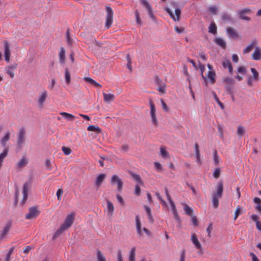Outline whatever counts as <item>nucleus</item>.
<instances>
[{"instance_id": "obj_1", "label": "nucleus", "mask_w": 261, "mask_h": 261, "mask_svg": "<svg viewBox=\"0 0 261 261\" xmlns=\"http://www.w3.org/2000/svg\"><path fill=\"white\" fill-rule=\"evenodd\" d=\"M106 20L105 23V27L108 29H109L113 21V11L112 9L109 6L106 7Z\"/></svg>"}, {"instance_id": "obj_2", "label": "nucleus", "mask_w": 261, "mask_h": 261, "mask_svg": "<svg viewBox=\"0 0 261 261\" xmlns=\"http://www.w3.org/2000/svg\"><path fill=\"white\" fill-rule=\"evenodd\" d=\"M252 13L251 10L249 8H245L238 12L239 18L243 20L250 21V17L247 16V14H250Z\"/></svg>"}, {"instance_id": "obj_3", "label": "nucleus", "mask_w": 261, "mask_h": 261, "mask_svg": "<svg viewBox=\"0 0 261 261\" xmlns=\"http://www.w3.org/2000/svg\"><path fill=\"white\" fill-rule=\"evenodd\" d=\"M40 214L36 207H31L29 208V213L25 215V219L27 220H31L35 219Z\"/></svg>"}, {"instance_id": "obj_4", "label": "nucleus", "mask_w": 261, "mask_h": 261, "mask_svg": "<svg viewBox=\"0 0 261 261\" xmlns=\"http://www.w3.org/2000/svg\"><path fill=\"white\" fill-rule=\"evenodd\" d=\"M111 182L112 185H116L117 190L121 192L123 188V182L121 179L117 175H113L111 179Z\"/></svg>"}, {"instance_id": "obj_5", "label": "nucleus", "mask_w": 261, "mask_h": 261, "mask_svg": "<svg viewBox=\"0 0 261 261\" xmlns=\"http://www.w3.org/2000/svg\"><path fill=\"white\" fill-rule=\"evenodd\" d=\"M149 105H150V113L152 122L154 125H157L158 122V120L156 118V114H155L156 109H155V105H154L152 99L149 100Z\"/></svg>"}, {"instance_id": "obj_6", "label": "nucleus", "mask_w": 261, "mask_h": 261, "mask_svg": "<svg viewBox=\"0 0 261 261\" xmlns=\"http://www.w3.org/2000/svg\"><path fill=\"white\" fill-rule=\"evenodd\" d=\"M191 241L195 246V248L197 249H198V251L197 252L198 254L199 255H202L203 253V251L202 250V246L198 240L197 237L195 233H193L191 236Z\"/></svg>"}, {"instance_id": "obj_7", "label": "nucleus", "mask_w": 261, "mask_h": 261, "mask_svg": "<svg viewBox=\"0 0 261 261\" xmlns=\"http://www.w3.org/2000/svg\"><path fill=\"white\" fill-rule=\"evenodd\" d=\"M4 46L5 59L7 63H9L10 62L11 53L9 43L8 41L5 40L4 41Z\"/></svg>"}, {"instance_id": "obj_8", "label": "nucleus", "mask_w": 261, "mask_h": 261, "mask_svg": "<svg viewBox=\"0 0 261 261\" xmlns=\"http://www.w3.org/2000/svg\"><path fill=\"white\" fill-rule=\"evenodd\" d=\"M165 10L174 21H179L181 13V11L179 8L175 9V15L173 14V12L169 8H166Z\"/></svg>"}, {"instance_id": "obj_9", "label": "nucleus", "mask_w": 261, "mask_h": 261, "mask_svg": "<svg viewBox=\"0 0 261 261\" xmlns=\"http://www.w3.org/2000/svg\"><path fill=\"white\" fill-rule=\"evenodd\" d=\"M74 219V215L72 213L68 215L64 221V223L62 225L63 227H64L66 229L69 228L72 223H73Z\"/></svg>"}, {"instance_id": "obj_10", "label": "nucleus", "mask_w": 261, "mask_h": 261, "mask_svg": "<svg viewBox=\"0 0 261 261\" xmlns=\"http://www.w3.org/2000/svg\"><path fill=\"white\" fill-rule=\"evenodd\" d=\"M12 223L11 221H9L6 225L3 227V229L2 230L0 234V239H3L6 237V236L7 235L8 232L11 229V228L12 227Z\"/></svg>"}, {"instance_id": "obj_11", "label": "nucleus", "mask_w": 261, "mask_h": 261, "mask_svg": "<svg viewBox=\"0 0 261 261\" xmlns=\"http://www.w3.org/2000/svg\"><path fill=\"white\" fill-rule=\"evenodd\" d=\"M17 64L14 63L11 65H8L5 67L6 73L11 77H14V71L16 69Z\"/></svg>"}, {"instance_id": "obj_12", "label": "nucleus", "mask_w": 261, "mask_h": 261, "mask_svg": "<svg viewBox=\"0 0 261 261\" xmlns=\"http://www.w3.org/2000/svg\"><path fill=\"white\" fill-rule=\"evenodd\" d=\"M251 58L254 61L261 60V48L259 46L255 47V49L251 55Z\"/></svg>"}, {"instance_id": "obj_13", "label": "nucleus", "mask_w": 261, "mask_h": 261, "mask_svg": "<svg viewBox=\"0 0 261 261\" xmlns=\"http://www.w3.org/2000/svg\"><path fill=\"white\" fill-rule=\"evenodd\" d=\"M47 97V92L46 90H44L40 93L38 99V103L40 108H41L43 107L44 103Z\"/></svg>"}, {"instance_id": "obj_14", "label": "nucleus", "mask_w": 261, "mask_h": 261, "mask_svg": "<svg viewBox=\"0 0 261 261\" xmlns=\"http://www.w3.org/2000/svg\"><path fill=\"white\" fill-rule=\"evenodd\" d=\"M25 131L24 128H21L20 129L18 135V138L17 140V142L18 145L20 146L21 144L24 142L25 140Z\"/></svg>"}, {"instance_id": "obj_15", "label": "nucleus", "mask_w": 261, "mask_h": 261, "mask_svg": "<svg viewBox=\"0 0 261 261\" xmlns=\"http://www.w3.org/2000/svg\"><path fill=\"white\" fill-rule=\"evenodd\" d=\"M141 3L146 8L149 16L151 18H153V14L152 11V8L149 3L146 0H141Z\"/></svg>"}, {"instance_id": "obj_16", "label": "nucleus", "mask_w": 261, "mask_h": 261, "mask_svg": "<svg viewBox=\"0 0 261 261\" xmlns=\"http://www.w3.org/2000/svg\"><path fill=\"white\" fill-rule=\"evenodd\" d=\"M165 194L167 196V198L171 205L172 211H173L176 210V208L175 204L174 202L173 201V200H172L171 197L170 196V194L169 193L168 190L167 188H165Z\"/></svg>"}, {"instance_id": "obj_17", "label": "nucleus", "mask_w": 261, "mask_h": 261, "mask_svg": "<svg viewBox=\"0 0 261 261\" xmlns=\"http://www.w3.org/2000/svg\"><path fill=\"white\" fill-rule=\"evenodd\" d=\"M226 33H227V35L229 37L236 38L239 37V35L237 33V32L236 31V30L231 27L228 28L226 29Z\"/></svg>"}, {"instance_id": "obj_18", "label": "nucleus", "mask_w": 261, "mask_h": 261, "mask_svg": "<svg viewBox=\"0 0 261 261\" xmlns=\"http://www.w3.org/2000/svg\"><path fill=\"white\" fill-rule=\"evenodd\" d=\"M256 41H252L249 44H248L247 46V47L243 49V54H246L250 53L253 49V48H255V47H256Z\"/></svg>"}, {"instance_id": "obj_19", "label": "nucleus", "mask_w": 261, "mask_h": 261, "mask_svg": "<svg viewBox=\"0 0 261 261\" xmlns=\"http://www.w3.org/2000/svg\"><path fill=\"white\" fill-rule=\"evenodd\" d=\"M207 77L212 84L216 82V73L215 71H208L207 74Z\"/></svg>"}, {"instance_id": "obj_20", "label": "nucleus", "mask_w": 261, "mask_h": 261, "mask_svg": "<svg viewBox=\"0 0 261 261\" xmlns=\"http://www.w3.org/2000/svg\"><path fill=\"white\" fill-rule=\"evenodd\" d=\"M223 191V185L222 181H219L218 183V189L216 193H215L213 196H217L220 198L222 196Z\"/></svg>"}, {"instance_id": "obj_21", "label": "nucleus", "mask_w": 261, "mask_h": 261, "mask_svg": "<svg viewBox=\"0 0 261 261\" xmlns=\"http://www.w3.org/2000/svg\"><path fill=\"white\" fill-rule=\"evenodd\" d=\"M107 207L108 210V215L111 216L114 211L113 204L109 200H107Z\"/></svg>"}, {"instance_id": "obj_22", "label": "nucleus", "mask_w": 261, "mask_h": 261, "mask_svg": "<svg viewBox=\"0 0 261 261\" xmlns=\"http://www.w3.org/2000/svg\"><path fill=\"white\" fill-rule=\"evenodd\" d=\"M222 65L224 68H228L230 73H231V74L232 73V72L233 70V68H232V64L229 60H227V59L224 60L223 61Z\"/></svg>"}, {"instance_id": "obj_23", "label": "nucleus", "mask_w": 261, "mask_h": 261, "mask_svg": "<svg viewBox=\"0 0 261 261\" xmlns=\"http://www.w3.org/2000/svg\"><path fill=\"white\" fill-rule=\"evenodd\" d=\"M10 133L9 132H7L5 136L1 139L0 142L1 145L5 147L6 145V142H8L10 140Z\"/></svg>"}, {"instance_id": "obj_24", "label": "nucleus", "mask_w": 261, "mask_h": 261, "mask_svg": "<svg viewBox=\"0 0 261 261\" xmlns=\"http://www.w3.org/2000/svg\"><path fill=\"white\" fill-rule=\"evenodd\" d=\"M84 80L85 82L87 83H90L94 86H95L96 87H98L99 88H101V85L98 83L97 82L91 79L89 77H85L84 78Z\"/></svg>"}, {"instance_id": "obj_25", "label": "nucleus", "mask_w": 261, "mask_h": 261, "mask_svg": "<svg viewBox=\"0 0 261 261\" xmlns=\"http://www.w3.org/2000/svg\"><path fill=\"white\" fill-rule=\"evenodd\" d=\"M22 194H23L22 202H23V203H24L28 198V187L27 183H25L23 185Z\"/></svg>"}, {"instance_id": "obj_26", "label": "nucleus", "mask_w": 261, "mask_h": 261, "mask_svg": "<svg viewBox=\"0 0 261 261\" xmlns=\"http://www.w3.org/2000/svg\"><path fill=\"white\" fill-rule=\"evenodd\" d=\"M215 42L223 48H225L226 46V42L222 38H216L215 40Z\"/></svg>"}, {"instance_id": "obj_27", "label": "nucleus", "mask_w": 261, "mask_h": 261, "mask_svg": "<svg viewBox=\"0 0 261 261\" xmlns=\"http://www.w3.org/2000/svg\"><path fill=\"white\" fill-rule=\"evenodd\" d=\"M182 205L184 206V211L186 214L189 216H192L193 212V209L186 203H182Z\"/></svg>"}, {"instance_id": "obj_28", "label": "nucleus", "mask_w": 261, "mask_h": 261, "mask_svg": "<svg viewBox=\"0 0 261 261\" xmlns=\"http://www.w3.org/2000/svg\"><path fill=\"white\" fill-rule=\"evenodd\" d=\"M136 228L138 234L142 235L141 224L138 216H136Z\"/></svg>"}, {"instance_id": "obj_29", "label": "nucleus", "mask_w": 261, "mask_h": 261, "mask_svg": "<svg viewBox=\"0 0 261 261\" xmlns=\"http://www.w3.org/2000/svg\"><path fill=\"white\" fill-rule=\"evenodd\" d=\"M104 100L107 102H110L113 101L115 98V95L111 93L107 94L103 93Z\"/></svg>"}, {"instance_id": "obj_30", "label": "nucleus", "mask_w": 261, "mask_h": 261, "mask_svg": "<svg viewBox=\"0 0 261 261\" xmlns=\"http://www.w3.org/2000/svg\"><path fill=\"white\" fill-rule=\"evenodd\" d=\"M60 114L69 121H72L75 118V116L74 115L66 112H61Z\"/></svg>"}, {"instance_id": "obj_31", "label": "nucleus", "mask_w": 261, "mask_h": 261, "mask_svg": "<svg viewBox=\"0 0 261 261\" xmlns=\"http://www.w3.org/2000/svg\"><path fill=\"white\" fill-rule=\"evenodd\" d=\"M9 149L8 148H6L4 151L0 153V168L2 166V163L4 159L7 156L8 153Z\"/></svg>"}, {"instance_id": "obj_32", "label": "nucleus", "mask_w": 261, "mask_h": 261, "mask_svg": "<svg viewBox=\"0 0 261 261\" xmlns=\"http://www.w3.org/2000/svg\"><path fill=\"white\" fill-rule=\"evenodd\" d=\"M106 175L105 174H100L97 177L96 180V185L99 187L105 178Z\"/></svg>"}, {"instance_id": "obj_33", "label": "nucleus", "mask_w": 261, "mask_h": 261, "mask_svg": "<svg viewBox=\"0 0 261 261\" xmlns=\"http://www.w3.org/2000/svg\"><path fill=\"white\" fill-rule=\"evenodd\" d=\"M66 230L64 227H63L62 225L60 226V227L56 231L53 237V239L55 240L56 238H57L60 235L62 234V233Z\"/></svg>"}, {"instance_id": "obj_34", "label": "nucleus", "mask_w": 261, "mask_h": 261, "mask_svg": "<svg viewBox=\"0 0 261 261\" xmlns=\"http://www.w3.org/2000/svg\"><path fill=\"white\" fill-rule=\"evenodd\" d=\"M195 156L197 159V162L199 164H200V151L199 149V146L197 143L195 144Z\"/></svg>"}, {"instance_id": "obj_35", "label": "nucleus", "mask_w": 261, "mask_h": 261, "mask_svg": "<svg viewBox=\"0 0 261 261\" xmlns=\"http://www.w3.org/2000/svg\"><path fill=\"white\" fill-rule=\"evenodd\" d=\"M59 59H60V62L62 63H64L65 59V50L63 47H62L60 49V51L59 52Z\"/></svg>"}, {"instance_id": "obj_36", "label": "nucleus", "mask_w": 261, "mask_h": 261, "mask_svg": "<svg viewBox=\"0 0 261 261\" xmlns=\"http://www.w3.org/2000/svg\"><path fill=\"white\" fill-rule=\"evenodd\" d=\"M217 28L216 24L214 22H212L209 28H208V32L213 34H216L217 33Z\"/></svg>"}, {"instance_id": "obj_37", "label": "nucleus", "mask_w": 261, "mask_h": 261, "mask_svg": "<svg viewBox=\"0 0 261 261\" xmlns=\"http://www.w3.org/2000/svg\"><path fill=\"white\" fill-rule=\"evenodd\" d=\"M245 133V130L244 127L242 125H239L237 128V134L239 138H241Z\"/></svg>"}, {"instance_id": "obj_38", "label": "nucleus", "mask_w": 261, "mask_h": 261, "mask_svg": "<svg viewBox=\"0 0 261 261\" xmlns=\"http://www.w3.org/2000/svg\"><path fill=\"white\" fill-rule=\"evenodd\" d=\"M136 248L133 247L129 252V261H135Z\"/></svg>"}, {"instance_id": "obj_39", "label": "nucleus", "mask_w": 261, "mask_h": 261, "mask_svg": "<svg viewBox=\"0 0 261 261\" xmlns=\"http://www.w3.org/2000/svg\"><path fill=\"white\" fill-rule=\"evenodd\" d=\"M27 164V161L24 157L22 158L19 162L17 164V167L18 168H22L25 166Z\"/></svg>"}, {"instance_id": "obj_40", "label": "nucleus", "mask_w": 261, "mask_h": 261, "mask_svg": "<svg viewBox=\"0 0 261 261\" xmlns=\"http://www.w3.org/2000/svg\"><path fill=\"white\" fill-rule=\"evenodd\" d=\"M144 208L145 210V211L147 214L148 219L150 221L152 222L153 221V217L151 213V210L150 207L148 206L145 205Z\"/></svg>"}, {"instance_id": "obj_41", "label": "nucleus", "mask_w": 261, "mask_h": 261, "mask_svg": "<svg viewBox=\"0 0 261 261\" xmlns=\"http://www.w3.org/2000/svg\"><path fill=\"white\" fill-rule=\"evenodd\" d=\"M65 77L66 83L69 84L70 83L71 77L70 72L67 68L65 69Z\"/></svg>"}, {"instance_id": "obj_42", "label": "nucleus", "mask_w": 261, "mask_h": 261, "mask_svg": "<svg viewBox=\"0 0 261 261\" xmlns=\"http://www.w3.org/2000/svg\"><path fill=\"white\" fill-rule=\"evenodd\" d=\"M160 154L164 158H168L169 157L168 152L166 151L164 147L160 148Z\"/></svg>"}, {"instance_id": "obj_43", "label": "nucleus", "mask_w": 261, "mask_h": 261, "mask_svg": "<svg viewBox=\"0 0 261 261\" xmlns=\"http://www.w3.org/2000/svg\"><path fill=\"white\" fill-rule=\"evenodd\" d=\"M87 130L88 131L91 132H95L97 133L100 132V129L98 126H96L95 125H90L87 127Z\"/></svg>"}, {"instance_id": "obj_44", "label": "nucleus", "mask_w": 261, "mask_h": 261, "mask_svg": "<svg viewBox=\"0 0 261 261\" xmlns=\"http://www.w3.org/2000/svg\"><path fill=\"white\" fill-rule=\"evenodd\" d=\"M251 71L253 74V79L255 81H258L259 73L254 68H251Z\"/></svg>"}, {"instance_id": "obj_45", "label": "nucleus", "mask_w": 261, "mask_h": 261, "mask_svg": "<svg viewBox=\"0 0 261 261\" xmlns=\"http://www.w3.org/2000/svg\"><path fill=\"white\" fill-rule=\"evenodd\" d=\"M97 261H106V258L99 250L97 251Z\"/></svg>"}, {"instance_id": "obj_46", "label": "nucleus", "mask_w": 261, "mask_h": 261, "mask_svg": "<svg viewBox=\"0 0 261 261\" xmlns=\"http://www.w3.org/2000/svg\"><path fill=\"white\" fill-rule=\"evenodd\" d=\"M132 177H133V178L136 181L138 182L141 185L143 184V182L140 175L135 174H132Z\"/></svg>"}, {"instance_id": "obj_47", "label": "nucleus", "mask_w": 261, "mask_h": 261, "mask_svg": "<svg viewBox=\"0 0 261 261\" xmlns=\"http://www.w3.org/2000/svg\"><path fill=\"white\" fill-rule=\"evenodd\" d=\"M219 197L213 195V204L214 207L217 208L219 205Z\"/></svg>"}, {"instance_id": "obj_48", "label": "nucleus", "mask_w": 261, "mask_h": 261, "mask_svg": "<svg viewBox=\"0 0 261 261\" xmlns=\"http://www.w3.org/2000/svg\"><path fill=\"white\" fill-rule=\"evenodd\" d=\"M222 19L225 21H229L231 20L230 16L227 13L223 14L222 15Z\"/></svg>"}, {"instance_id": "obj_49", "label": "nucleus", "mask_w": 261, "mask_h": 261, "mask_svg": "<svg viewBox=\"0 0 261 261\" xmlns=\"http://www.w3.org/2000/svg\"><path fill=\"white\" fill-rule=\"evenodd\" d=\"M62 150L63 151V152H64V153L65 154V155H69L71 153V149L69 148V147H62Z\"/></svg>"}, {"instance_id": "obj_50", "label": "nucleus", "mask_w": 261, "mask_h": 261, "mask_svg": "<svg viewBox=\"0 0 261 261\" xmlns=\"http://www.w3.org/2000/svg\"><path fill=\"white\" fill-rule=\"evenodd\" d=\"M221 170L220 168H216L213 173V176L215 178H218L220 175Z\"/></svg>"}, {"instance_id": "obj_51", "label": "nucleus", "mask_w": 261, "mask_h": 261, "mask_svg": "<svg viewBox=\"0 0 261 261\" xmlns=\"http://www.w3.org/2000/svg\"><path fill=\"white\" fill-rule=\"evenodd\" d=\"M214 161L216 165H218L219 163V158L216 150L214 151Z\"/></svg>"}, {"instance_id": "obj_52", "label": "nucleus", "mask_w": 261, "mask_h": 261, "mask_svg": "<svg viewBox=\"0 0 261 261\" xmlns=\"http://www.w3.org/2000/svg\"><path fill=\"white\" fill-rule=\"evenodd\" d=\"M210 11L214 14H216L218 10V8L215 6H211L208 8Z\"/></svg>"}, {"instance_id": "obj_53", "label": "nucleus", "mask_w": 261, "mask_h": 261, "mask_svg": "<svg viewBox=\"0 0 261 261\" xmlns=\"http://www.w3.org/2000/svg\"><path fill=\"white\" fill-rule=\"evenodd\" d=\"M161 105L162 106V108L163 110L165 112H168L169 109L167 105V104L165 103V102L163 100V99H161Z\"/></svg>"}, {"instance_id": "obj_54", "label": "nucleus", "mask_w": 261, "mask_h": 261, "mask_svg": "<svg viewBox=\"0 0 261 261\" xmlns=\"http://www.w3.org/2000/svg\"><path fill=\"white\" fill-rule=\"evenodd\" d=\"M172 212H173L174 218L175 219V220L176 221H177L178 222H180V219L179 216L178 215L177 210L173 211Z\"/></svg>"}, {"instance_id": "obj_55", "label": "nucleus", "mask_w": 261, "mask_h": 261, "mask_svg": "<svg viewBox=\"0 0 261 261\" xmlns=\"http://www.w3.org/2000/svg\"><path fill=\"white\" fill-rule=\"evenodd\" d=\"M241 208L240 206H238L235 211L234 220H236L240 214Z\"/></svg>"}, {"instance_id": "obj_56", "label": "nucleus", "mask_w": 261, "mask_h": 261, "mask_svg": "<svg viewBox=\"0 0 261 261\" xmlns=\"http://www.w3.org/2000/svg\"><path fill=\"white\" fill-rule=\"evenodd\" d=\"M63 193V191L62 189H59L58 190L56 195H57L58 200H60L61 199V197H62Z\"/></svg>"}, {"instance_id": "obj_57", "label": "nucleus", "mask_w": 261, "mask_h": 261, "mask_svg": "<svg viewBox=\"0 0 261 261\" xmlns=\"http://www.w3.org/2000/svg\"><path fill=\"white\" fill-rule=\"evenodd\" d=\"M199 68L201 70V76L202 77V79L206 81V77L204 76L203 74V72L204 70V66L203 65H202L201 63H199Z\"/></svg>"}, {"instance_id": "obj_58", "label": "nucleus", "mask_w": 261, "mask_h": 261, "mask_svg": "<svg viewBox=\"0 0 261 261\" xmlns=\"http://www.w3.org/2000/svg\"><path fill=\"white\" fill-rule=\"evenodd\" d=\"M212 230H213V224H212V223H210L206 229V231L207 232V236L208 237H211V231H212Z\"/></svg>"}, {"instance_id": "obj_59", "label": "nucleus", "mask_w": 261, "mask_h": 261, "mask_svg": "<svg viewBox=\"0 0 261 261\" xmlns=\"http://www.w3.org/2000/svg\"><path fill=\"white\" fill-rule=\"evenodd\" d=\"M56 84V81L55 79H51V83L49 84V85L48 86V89L50 90H52L54 89L55 85Z\"/></svg>"}, {"instance_id": "obj_60", "label": "nucleus", "mask_w": 261, "mask_h": 261, "mask_svg": "<svg viewBox=\"0 0 261 261\" xmlns=\"http://www.w3.org/2000/svg\"><path fill=\"white\" fill-rule=\"evenodd\" d=\"M126 58L127 60V66L128 68L129 69V70L131 71L132 70L131 60H130L129 55L128 54L127 55Z\"/></svg>"}, {"instance_id": "obj_61", "label": "nucleus", "mask_w": 261, "mask_h": 261, "mask_svg": "<svg viewBox=\"0 0 261 261\" xmlns=\"http://www.w3.org/2000/svg\"><path fill=\"white\" fill-rule=\"evenodd\" d=\"M135 13V16H136V21H137V23L140 24L141 22V20L140 17L139 12L138 11H136Z\"/></svg>"}, {"instance_id": "obj_62", "label": "nucleus", "mask_w": 261, "mask_h": 261, "mask_svg": "<svg viewBox=\"0 0 261 261\" xmlns=\"http://www.w3.org/2000/svg\"><path fill=\"white\" fill-rule=\"evenodd\" d=\"M166 85L161 86L158 88V91L161 93H165Z\"/></svg>"}, {"instance_id": "obj_63", "label": "nucleus", "mask_w": 261, "mask_h": 261, "mask_svg": "<svg viewBox=\"0 0 261 261\" xmlns=\"http://www.w3.org/2000/svg\"><path fill=\"white\" fill-rule=\"evenodd\" d=\"M238 72L240 73L245 74L246 72V68L243 66H240L238 68Z\"/></svg>"}, {"instance_id": "obj_64", "label": "nucleus", "mask_w": 261, "mask_h": 261, "mask_svg": "<svg viewBox=\"0 0 261 261\" xmlns=\"http://www.w3.org/2000/svg\"><path fill=\"white\" fill-rule=\"evenodd\" d=\"M250 255L252 257V261H259L258 258L253 252L250 253Z\"/></svg>"}]
</instances>
